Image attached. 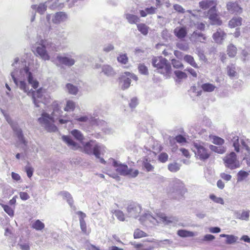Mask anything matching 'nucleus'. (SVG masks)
<instances>
[{"label":"nucleus","mask_w":250,"mask_h":250,"mask_svg":"<svg viewBox=\"0 0 250 250\" xmlns=\"http://www.w3.org/2000/svg\"><path fill=\"white\" fill-rule=\"evenodd\" d=\"M18 246L21 250H30V246L28 242L20 241L18 244Z\"/></svg>","instance_id":"52"},{"label":"nucleus","mask_w":250,"mask_h":250,"mask_svg":"<svg viewBox=\"0 0 250 250\" xmlns=\"http://www.w3.org/2000/svg\"><path fill=\"white\" fill-rule=\"evenodd\" d=\"M177 47L184 51H186L188 49V45L187 43H177Z\"/></svg>","instance_id":"64"},{"label":"nucleus","mask_w":250,"mask_h":250,"mask_svg":"<svg viewBox=\"0 0 250 250\" xmlns=\"http://www.w3.org/2000/svg\"><path fill=\"white\" fill-rule=\"evenodd\" d=\"M226 34L220 28L213 34L212 38L217 43L221 44L226 38Z\"/></svg>","instance_id":"17"},{"label":"nucleus","mask_w":250,"mask_h":250,"mask_svg":"<svg viewBox=\"0 0 250 250\" xmlns=\"http://www.w3.org/2000/svg\"><path fill=\"white\" fill-rule=\"evenodd\" d=\"M48 1H46L44 3H41L38 6L37 5H32L31 8L33 10H35L36 12H38L40 14H43L47 9V3Z\"/></svg>","instance_id":"21"},{"label":"nucleus","mask_w":250,"mask_h":250,"mask_svg":"<svg viewBox=\"0 0 250 250\" xmlns=\"http://www.w3.org/2000/svg\"><path fill=\"white\" fill-rule=\"evenodd\" d=\"M117 219L121 221H124L125 220L124 213L120 210H115L113 212Z\"/></svg>","instance_id":"46"},{"label":"nucleus","mask_w":250,"mask_h":250,"mask_svg":"<svg viewBox=\"0 0 250 250\" xmlns=\"http://www.w3.org/2000/svg\"><path fill=\"white\" fill-rule=\"evenodd\" d=\"M146 234L139 229H136L134 232V238H140L146 236Z\"/></svg>","instance_id":"50"},{"label":"nucleus","mask_w":250,"mask_h":250,"mask_svg":"<svg viewBox=\"0 0 250 250\" xmlns=\"http://www.w3.org/2000/svg\"><path fill=\"white\" fill-rule=\"evenodd\" d=\"M173 33L179 39L182 40L187 35L188 31L185 26H178L174 29Z\"/></svg>","instance_id":"16"},{"label":"nucleus","mask_w":250,"mask_h":250,"mask_svg":"<svg viewBox=\"0 0 250 250\" xmlns=\"http://www.w3.org/2000/svg\"><path fill=\"white\" fill-rule=\"evenodd\" d=\"M172 64L173 65V66L175 68H184V65L182 63V62L177 60L175 59H172Z\"/></svg>","instance_id":"55"},{"label":"nucleus","mask_w":250,"mask_h":250,"mask_svg":"<svg viewBox=\"0 0 250 250\" xmlns=\"http://www.w3.org/2000/svg\"><path fill=\"white\" fill-rule=\"evenodd\" d=\"M138 30L144 35H146L148 32L149 27L144 23L137 24Z\"/></svg>","instance_id":"36"},{"label":"nucleus","mask_w":250,"mask_h":250,"mask_svg":"<svg viewBox=\"0 0 250 250\" xmlns=\"http://www.w3.org/2000/svg\"><path fill=\"white\" fill-rule=\"evenodd\" d=\"M138 70L139 72L143 75H148V70L147 67L144 64L140 63L138 65Z\"/></svg>","instance_id":"49"},{"label":"nucleus","mask_w":250,"mask_h":250,"mask_svg":"<svg viewBox=\"0 0 250 250\" xmlns=\"http://www.w3.org/2000/svg\"><path fill=\"white\" fill-rule=\"evenodd\" d=\"M74 119L77 121L80 122H87L88 120V118L86 116H83L81 117L76 116L74 117Z\"/></svg>","instance_id":"63"},{"label":"nucleus","mask_w":250,"mask_h":250,"mask_svg":"<svg viewBox=\"0 0 250 250\" xmlns=\"http://www.w3.org/2000/svg\"><path fill=\"white\" fill-rule=\"evenodd\" d=\"M180 165L177 163H171L168 165V169L171 172H175L180 169Z\"/></svg>","instance_id":"44"},{"label":"nucleus","mask_w":250,"mask_h":250,"mask_svg":"<svg viewBox=\"0 0 250 250\" xmlns=\"http://www.w3.org/2000/svg\"><path fill=\"white\" fill-rule=\"evenodd\" d=\"M168 156L166 153H161L158 157L159 160L162 163L166 162L168 159Z\"/></svg>","instance_id":"60"},{"label":"nucleus","mask_w":250,"mask_h":250,"mask_svg":"<svg viewBox=\"0 0 250 250\" xmlns=\"http://www.w3.org/2000/svg\"><path fill=\"white\" fill-rule=\"evenodd\" d=\"M210 199L216 203L220 204L221 205L224 204V201L223 198L219 197H217L214 194L209 195Z\"/></svg>","instance_id":"51"},{"label":"nucleus","mask_w":250,"mask_h":250,"mask_svg":"<svg viewBox=\"0 0 250 250\" xmlns=\"http://www.w3.org/2000/svg\"><path fill=\"white\" fill-rule=\"evenodd\" d=\"M14 70L11 73V77L16 85L21 90L32 97L34 104L39 107L40 103L47 104L50 101V97L46 94L45 89L40 88L37 91L29 89L30 84L34 89L39 86L38 81L34 75V64L33 61L27 62L24 59L16 58L12 64Z\"/></svg>","instance_id":"1"},{"label":"nucleus","mask_w":250,"mask_h":250,"mask_svg":"<svg viewBox=\"0 0 250 250\" xmlns=\"http://www.w3.org/2000/svg\"><path fill=\"white\" fill-rule=\"evenodd\" d=\"M102 71L107 76H113L115 72L113 68L109 65H104L102 67Z\"/></svg>","instance_id":"32"},{"label":"nucleus","mask_w":250,"mask_h":250,"mask_svg":"<svg viewBox=\"0 0 250 250\" xmlns=\"http://www.w3.org/2000/svg\"><path fill=\"white\" fill-rule=\"evenodd\" d=\"M66 88L68 92L73 95H76L79 92V89L77 86L74 85L73 84L68 83L66 84Z\"/></svg>","instance_id":"28"},{"label":"nucleus","mask_w":250,"mask_h":250,"mask_svg":"<svg viewBox=\"0 0 250 250\" xmlns=\"http://www.w3.org/2000/svg\"><path fill=\"white\" fill-rule=\"evenodd\" d=\"M156 10V7L151 6L150 7L146 8L145 10H140L139 13L142 17H146L147 15H152L155 14Z\"/></svg>","instance_id":"22"},{"label":"nucleus","mask_w":250,"mask_h":250,"mask_svg":"<svg viewBox=\"0 0 250 250\" xmlns=\"http://www.w3.org/2000/svg\"><path fill=\"white\" fill-rule=\"evenodd\" d=\"M128 57L126 54H120L117 57L118 61L122 64H126L128 62Z\"/></svg>","instance_id":"48"},{"label":"nucleus","mask_w":250,"mask_h":250,"mask_svg":"<svg viewBox=\"0 0 250 250\" xmlns=\"http://www.w3.org/2000/svg\"><path fill=\"white\" fill-rule=\"evenodd\" d=\"M168 192L172 198L180 200L183 198L187 190L184 184L181 180L175 179L171 184Z\"/></svg>","instance_id":"8"},{"label":"nucleus","mask_w":250,"mask_h":250,"mask_svg":"<svg viewBox=\"0 0 250 250\" xmlns=\"http://www.w3.org/2000/svg\"><path fill=\"white\" fill-rule=\"evenodd\" d=\"M33 48L35 50V54L44 61L50 59L48 52H57L58 50L57 46L48 40H41L37 42Z\"/></svg>","instance_id":"3"},{"label":"nucleus","mask_w":250,"mask_h":250,"mask_svg":"<svg viewBox=\"0 0 250 250\" xmlns=\"http://www.w3.org/2000/svg\"><path fill=\"white\" fill-rule=\"evenodd\" d=\"M139 220L142 224L150 227L151 225H156L161 222L165 224H168L171 222V221L168 219L167 217L163 213H157L156 217H155L148 211L141 216Z\"/></svg>","instance_id":"4"},{"label":"nucleus","mask_w":250,"mask_h":250,"mask_svg":"<svg viewBox=\"0 0 250 250\" xmlns=\"http://www.w3.org/2000/svg\"><path fill=\"white\" fill-rule=\"evenodd\" d=\"M249 173L243 170L239 171L237 173V181H242L244 179L247 178L249 175Z\"/></svg>","instance_id":"47"},{"label":"nucleus","mask_w":250,"mask_h":250,"mask_svg":"<svg viewBox=\"0 0 250 250\" xmlns=\"http://www.w3.org/2000/svg\"><path fill=\"white\" fill-rule=\"evenodd\" d=\"M25 169L27 173V176L29 178H31L33 175V173L34 171L33 168L29 165H27L25 167Z\"/></svg>","instance_id":"61"},{"label":"nucleus","mask_w":250,"mask_h":250,"mask_svg":"<svg viewBox=\"0 0 250 250\" xmlns=\"http://www.w3.org/2000/svg\"><path fill=\"white\" fill-rule=\"evenodd\" d=\"M125 18L130 24H136L140 21V18L138 16L131 14H126Z\"/></svg>","instance_id":"27"},{"label":"nucleus","mask_w":250,"mask_h":250,"mask_svg":"<svg viewBox=\"0 0 250 250\" xmlns=\"http://www.w3.org/2000/svg\"><path fill=\"white\" fill-rule=\"evenodd\" d=\"M225 166L226 167L233 170L240 167L239 161L237 158V155L234 152L227 154L223 158Z\"/></svg>","instance_id":"10"},{"label":"nucleus","mask_w":250,"mask_h":250,"mask_svg":"<svg viewBox=\"0 0 250 250\" xmlns=\"http://www.w3.org/2000/svg\"><path fill=\"white\" fill-rule=\"evenodd\" d=\"M221 237L226 238V243L227 244H232L235 243L238 240V237L233 235H229L221 234L220 235Z\"/></svg>","instance_id":"26"},{"label":"nucleus","mask_w":250,"mask_h":250,"mask_svg":"<svg viewBox=\"0 0 250 250\" xmlns=\"http://www.w3.org/2000/svg\"><path fill=\"white\" fill-rule=\"evenodd\" d=\"M44 223L40 220H37L32 224V228L37 230H42L44 228Z\"/></svg>","instance_id":"34"},{"label":"nucleus","mask_w":250,"mask_h":250,"mask_svg":"<svg viewBox=\"0 0 250 250\" xmlns=\"http://www.w3.org/2000/svg\"><path fill=\"white\" fill-rule=\"evenodd\" d=\"M250 212L249 211H243L239 218L242 220L248 221L249 219Z\"/></svg>","instance_id":"58"},{"label":"nucleus","mask_w":250,"mask_h":250,"mask_svg":"<svg viewBox=\"0 0 250 250\" xmlns=\"http://www.w3.org/2000/svg\"><path fill=\"white\" fill-rule=\"evenodd\" d=\"M228 75L230 78H234L237 76L236 71V66L234 64H231L227 66V68Z\"/></svg>","instance_id":"31"},{"label":"nucleus","mask_w":250,"mask_h":250,"mask_svg":"<svg viewBox=\"0 0 250 250\" xmlns=\"http://www.w3.org/2000/svg\"><path fill=\"white\" fill-rule=\"evenodd\" d=\"M138 104V99L133 97L131 99L130 102L129 103V106L131 108H135Z\"/></svg>","instance_id":"62"},{"label":"nucleus","mask_w":250,"mask_h":250,"mask_svg":"<svg viewBox=\"0 0 250 250\" xmlns=\"http://www.w3.org/2000/svg\"><path fill=\"white\" fill-rule=\"evenodd\" d=\"M175 140L177 142L181 144H183L186 142V138L181 135H179L176 136L175 138L173 139V140H170V142L171 143H172V141L174 142Z\"/></svg>","instance_id":"56"},{"label":"nucleus","mask_w":250,"mask_h":250,"mask_svg":"<svg viewBox=\"0 0 250 250\" xmlns=\"http://www.w3.org/2000/svg\"><path fill=\"white\" fill-rule=\"evenodd\" d=\"M215 86L213 84L210 83H204L201 85L202 89L205 92H211L214 91L215 88Z\"/></svg>","instance_id":"37"},{"label":"nucleus","mask_w":250,"mask_h":250,"mask_svg":"<svg viewBox=\"0 0 250 250\" xmlns=\"http://www.w3.org/2000/svg\"><path fill=\"white\" fill-rule=\"evenodd\" d=\"M152 64L154 67L157 68L158 72L165 75L167 78L170 76L171 64L166 59L162 57H154L152 60Z\"/></svg>","instance_id":"6"},{"label":"nucleus","mask_w":250,"mask_h":250,"mask_svg":"<svg viewBox=\"0 0 250 250\" xmlns=\"http://www.w3.org/2000/svg\"><path fill=\"white\" fill-rule=\"evenodd\" d=\"M242 21V19L241 17H234L229 21V25L231 28H234L241 25Z\"/></svg>","instance_id":"30"},{"label":"nucleus","mask_w":250,"mask_h":250,"mask_svg":"<svg viewBox=\"0 0 250 250\" xmlns=\"http://www.w3.org/2000/svg\"><path fill=\"white\" fill-rule=\"evenodd\" d=\"M174 74L176 78L179 80L186 79L187 78V74L181 71L176 70L174 71Z\"/></svg>","instance_id":"53"},{"label":"nucleus","mask_w":250,"mask_h":250,"mask_svg":"<svg viewBox=\"0 0 250 250\" xmlns=\"http://www.w3.org/2000/svg\"><path fill=\"white\" fill-rule=\"evenodd\" d=\"M177 234L179 236L182 237H192L194 236V232L184 229L179 230L177 232Z\"/></svg>","instance_id":"39"},{"label":"nucleus","mask_w":250,"mask_h":250,"mask_svg":"<svg viewBox=\"0 0 250 250\" xmlns=\"http://www.w3.org/2000/svg\"><path fill=\"white\" fill-rule=\"evenodd\" d=\"M229 139H230L232 143L233 146L234 147V150L237 152H239L240 151V145L239 143L238 136L234 135V134H231L229 137Z\"/></svg>","instance_id":"23"},{"label":"nucleus","mask_w":250,"mask_h":250,"mask_svg":"<svg viewBox=\"0 0 250 250\" xmlns=\"http://www.w3.org/2000/svg\"><path fill=\"white\" fill-rule=\"evenodd\" d=\"M191 149L194 152L195 157L201 161H205L210 156L208 150L205 147V144L202 142H193Z\"/></svg>","instance_id":"9"},{"label":"nucleus","mask_w":250,"mask_h":250,"mask_svg":"<svg viewBox=\"0 0 250 250\" xmlns=\"http://www.w3.org/2000/svg\"><path fill=\"white\" fill-rule=\"evenodd\" d=\"M76 107V104L74 102L71 100H68L66 102V105L64 108L65 111H73Z\"/></svg>","instance_id":"35"},{"label":"nucleus","mask_w":250,"mask_h":250,"mask_svg":"<svg viewBox=\"0 0 250 250\" xmlns=\"http://www.w3.org/2000/svg\"><path fill=\"white\" fill-rule=\"evenodd\" d=\"M227 10L232 14H240L242 12V9L236 2H229L227 4Z\"/></svg>","instance_id":"18"},{"label":"nucleus","mask_w":250,"mask_h":250,"mask_svg":"<svg viewBox=\"0 0 250 250\" xmlns=\"http://www.w3.org/2000/svg\"><path fill=\"white\" fill-rule=\"evenodd\" d=\"M227 52L230 57H234L236 54L237 48L234 45L230 44L228 46Z\"/></svg>","instance_id":"38"},{"label":"nucleus","mask_w":250,"mask_h":250,"mask_svg":"<svg viewBox=\"0 0 250 250\" xmlns=\"http://www.w3.org/2000/svg\"><path fill=\"white\" fill-rule=\"evenodd\" d=\"M244 154L245 156L243 159L246 161L247 165L248 166H250V149L246 150Z\"/></svg>","instance_id":"59"},{"label":"nucleus","mask_w":250,"mask_h":250,"mask_svg":"<svg viewBox=\"0 0 250 250\" xmlns=\"http://www.w3.org/2000/svg\"><path fill=\"white\" fill-rule=\"evenodd\" d=\"M208 15L211 21V24L219 25L222 24V21L218 18V16L216 13L215 6H213L210 8L208 12Z\"/></svg>","instance_id":"14"},{"label":"nucleus","mask_w":250,"mask_h":250,"mask_svg":"<svg viewBox=\"0 0 250 250\" xmlns=\"http://www.w3.org/2000/svg\"><path fill=\"white\" fill-rule=\"evenodd\" d=\"M184 60L188 63L190 64L192 67L198 68L199 67L197 64L196 63L194 58L189 55H186L184 57Z\"/></svg>","instance_id":"29"},{"label":"nucleus","mask_w":250,"mask_h":250,"mask_svg":"<svg viewBox=\"0 0 250 250\" xmlns=\"http://www.w3.org/2000/svg\"><path fill=\"white\" fill-rule=\"evenodd\" d=\"M62 140L73 149L76 150L79 147L78 144L75 143L70 136L63 135L62 136Z\"/></svg>","instance_id":"20"},{"label":"nucleus","mask_w":250,"mask_h":250,"mask_svg":"<svg viewBox=\"0 0 250 250\" xmlns=\"http://www.w3.org/2000/svg\"><path fill=\"white\" fill-rule=\"evenodd\" d=\"M209 137L212 140V142L215 145L222 146L224 143V140L219 137L210 135Z\"/></svg>","instance_id":"40"},{"label":"nucleus","mask_w":250,"mask_h":250,"mask_svg":"<svg viewBox=\"0 0 250 250\" xmlns=\"http://www.w3.org/2000/svg\"><path fill=\"white\" fill-rule=\"evenodd\" d=\"M206 40L207 37L205 34L197 31H194L190 37V40L193 42H199L204 43Z\"/></svg>","instance_id":"15"},{"label":"nucleus","mask_w":250,"mask_h":250,"mask_svg":"<svg viewBox=\"0 0 250 250\" xmlns=\"http://www.w3.org/2000/svg\"><path fill=\"white\" fill-rule=\"evenodd\" d=\"M53 111L51 115L43 111L42 116L38 119V122L41 125L49 132H55L58 130L57 126L54 124L55 120L62 116V111L57 101H54L52 104Z\"/></svg>","instance_id":"2"},{"label":"nucleus","mask_w":250,"mask_h":250,"mask_svg":"<svg viewBox=\"0 0 250 250\" xmlns=\"http://www.w3.org/2000/svg\"><path fill=\"white\" fill-rule=\"evenodd\" d=\"M113 165L114 167H117L116 171L122 175L127 176L129 173V169L125 165H118L117 162L113 161Z\"/></svg>","instance_id":"19"},{"label":"nucleus","mask_w":250,"mask_h":250,"mask_svg":"<svg viewBox=\"0 0 250 250\" xmlns=\"http://www.w3.org/2000/svg\"><path fill=\"white\" fill-rule=\"evenodd\" d=\"M7 121L11 125L17 135L19 141L21 143L26 145V141L24 138L21 129L19 127L18 125L16 123H13L10 119L7 118Z\"/></svg>","instance_id":"13"},{"label":"nucleus","mask_w":250,"mask_h":250,"mask_svg":"<svg viewBox=\"0 0 250 250\" xmlns=\"http://www.w3.org/2000/svg\"><path fill=\"white\" fill-rule=\"evenodd\" d=\"M71 134L78 140L82 141L83 137L80 131L77 129H74L71 132Z\"/></svg>","instance_id":"45"},{"label":"nucleus","mask_w":250,"mask_h":250,"mask_svg":"<svg viewBox=\"0 0 250 250\" xmlns=\"http://www.w3.org/2000/svg\"><path fill=\"white\" fill-rule=\"evenodd\" d=\"M142 209L140 204L135 202L130 203L127 207V215L129 217L137 218L140 216Z\"/></svg>","instance_id":"12"},{"label":"nucleus","mask_w":250,"mask_h":250,"mask_svg":"<svg viewBox=\"0 0 250 250\" xmlns=\"http://www.w3.org/2000/svg\"><path fill=\"white\" fill-rule=\"evenodd\" d=\"M143 167L147 171H151L153 169V167L150 164L147 159H146L143 162Z\"/></svg>","instance_id":"54"},{"label":"nucleus","mask_w":250,"mask_h":250,"mask_svg":"<svg viewBox=\"0 0 250 250\" xmlns=\"http://www.w3.org/2000/svg\"><path fill=\"white\" fill-rule=\"evenodd\" d=\"M131 80L128 77L125 76L124 74L122 77V80L121 81V88L123 90L128 88L130 85Z\"/></svg>","instance_id":"25"},{"label":"nucleus","mask_w":250,"mask_h":250,"mask_svg":"<svg viewBox=\"0 0 250 250\" xmlns=\"http://www.w3.org/2000/svg\"><path fill=\"white\" fill-rule=\"evenodd\" d=\"M61 194L63 198L67 200V202L70 206V207H72L73 200L70 193L66 191H63L62 192Z\"/></svg>","instance_id":"42"},{"label":"nucleus","mask_w":250,"mask_h":250,"mask_svg":"<svg viewBox=\"0 0 250 250\" xmlns=\"http://www.w3.org/2000/svg\"><path fill=\"white\" fill-rule=\"evenodd\" d=\"M193 25L195 26L196 27L199 29V30H204L205 29V24H204L202 22H200V23H199V22H197V23H195V22H190V24H189V26L190 27H192Z\"/></svg>","instance_id":"57"},{"label":"nucleus","mask_w":250,"mask_h":250,"mask_svg":"<svg viewBox=\"0 0 250 250\" xmlns=\"http://www.w3.org/2000/svg\"><path fill=\"white\" fill-rule=\"evenodd\" d=\"M77 214L79 215V220L80 223L81 229L83 232L86 231V225L84 219L86 217V214L81 211H79Z\"/></svg>","instance_id":"24"},{"label":"nucleus","mask_w":250,"mask_h":250,"mask_svg":"<svg viewBox=\"0 0 250 250\" xmlns=\"http://www.w3.org/2000/svg\"><path fill=\"white\" fill-rule=\"evenodd\" d=\"M0 205L2 207L5 212H6L10 216L12 217L14 216V208L9 207L8 205H4L1 203H0Z\"/></svg>","instance_id":"43"},{"label":"nucleus","mask_w":250,"mask_h":250,"mask_svg":"<svg viewBox=\"0 0 250 250\" xmlns=\"http://www.w3.org/2000/svg\"><path fill=\"white\" fill-rule=\"evenodd\" d=\"M83 150L87 154L94 155L96 158H99V155L105 153L106 147L103 145L91 140L85 143Z\"/></svg>","instance_id":"7"},{"label":"nucleus","mask_w":250,"mask_h":250,"mask_svg":"<svg viewBox=\"0 0 250 250\" xmlns=\"http://www.w3.org/2000/svg\"><path fill=\"white\" fill-rule=\"evenodd\" d=\"M209 148L212 151L219 154H223L226 151V148L222 146H216L213 145H210Z\"/></svg>","instance_id":"41"},{"label":"nucleus","mask_w":250,"mask_h":250,"mask_svg":"<svg viewBox=\"0 0 250 250\" xmlns=\"http://www.w3.org/2000/svg\"><path fill=\"white\" fill-rule=\"evenodd\" d=\"M75 53L73 52L63 53L62 55H58L56 60L59 64L56 63L57 66L64 65L68 67H71L75 64L76 60L72 58Z\"/></svg>","instance_id":"11"},{"label":"nucleus","mask_w":250,"mask_h":250,"mask_svg":"<svg viewBox=\"0 0 250 250\" xmlns=\"http://www.w3.org/2000/svg\"><path fill=\"white\" fill-rule=\"evenodd\" d=\"M200 6L201 8L207 9L209 7L215 6L214 2L213 1L209 0H204L199 2Z\"/></svg>","instance_id":"33"},{"label":"nucleus","mask_w":250,"mask_h":250,"mask_svg":"<svg viewBox=\"0 0 250 250\" xmlns=\"http://www.w3.org/2000/svg\"><path fill=\"white\" fill-rule=\"evenodd\" d=\"M67 18V15L63 12H57L53 16L51 14H47L46 15V22H44V25H43L42 21L41 26L42 30L44 31L43 34L44 36H47L51 29L50 21L51 19H52V21L54 23L59 24L61 22L65 21Z\"/></svg>","instance_id":"5"}]
</instances>
